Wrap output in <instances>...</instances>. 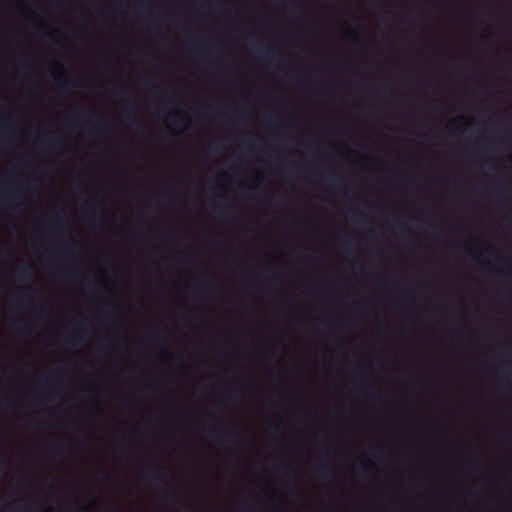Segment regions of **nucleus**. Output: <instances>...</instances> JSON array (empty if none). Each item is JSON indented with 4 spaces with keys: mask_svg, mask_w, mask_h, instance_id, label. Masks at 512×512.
Returning <instances> with one entry per match:
<instances>
[{
    "mask_svg": "<svg viewBox=\"0 0 512 512\" xmlns=\"http://www.w3.org/2000/svg\"><path fill=\"white\" fill-rule=\"evenodd\" d=\"M316 472H317V475L321 479H324V480L330 479L332 477L331 469L327 465H325V464L320 465L319 467H317Z\"/></svg>",
    "mask_w": 512,
    "mask_h": 512,
    "instance_id": "16",
    "label": "nucleus"
},
{
    "mask_svg": "<svg viewBox=\"0 0 512 512\" xmlns=\"http://www.w3.org/2000/svg\"><path fill=\"white\" fill-rule=\"evenodd\" d=\"M156 200L158 203L165 205L168 203L169 198L166 195H161V196L157 197Z\"/></svg>",
    "mask_w": 512,
    "mask_h": 512,
    "instance_id": "26",
    "label": "nucleus"
},
{
    "mask_svg": "<svg viewBox=\"0 0 512 512\" xmlns=\"http://www.w3.org/2000/svg\"><path fill=\"white\" fill-rule=\"evenodd\" d=\"M219 149H220L219 145L218 144H214L213 146L210 147L209 150L214 153V152H218Z\"/></svg>",
    "mask_w": 512,
    "mask_h": 512,
    "instance_id": "32",
    "label": "nucleus"
},
{
    "mask_svg": "<svg viewBox=\"0 0 512 512\" xmlns=\"http://www.w3.org/2000/svg\"><path fill=\"white\" fill-rule=\"evenodd\" d=\"M17 278L21 282H30L33 279L32 267L29 264H24L17 271Z\"/></svg>",
    "mask_w": 512,
    "mask_h": 512,
    "instance_id": "11",
    "label": "nucleus"
},
{
    "mask_svg": "<svg viewBox=\"0 0 512 512\" xmlns=\"http://www.w3.org/2000/svg\"><path fill=\"white\" fill-rule=\"evenodd\" d=\"M241 512H255V511L250 508L248 509V507L246 505H243L241 507Z\"/></svg>",
    "mask_w": 512,
    "mask_h": 512,
    "instance_id": "34",
    "label": "nucleus"
},
{
    "mask_svg": "<svg viewBox=\"0 0 512 512\" xmlns=\"http://www.w3.org/2000/svg\"><path fill=\"white\" fill-rule=\"evenodd\" d=\"M86 193H88V188H87V186H84V185H83V186H81V187H80V196H82L83 194H86Z\"/></svg>",
    "mask_w": 512,
    "mask_h": 512,
    "instance_id": "31",
    "label": "nucleus"
},
{
    "mask_svg": "<svg viewBox=\"0 0 512 512\" xmlns=\"http://www.w3.org/2000/svg\"><path fill=\"white\" fill-rule=\"evenodd\" d=\"M85 287H86L87 292H89V293H95L99 289L98 283L93 279L88 280L86 282Z\"/></svg>",
    "mask_w": 512,
    "mask_h": 512,
    "instance_id": "18",
    "label": "nucleus"
},
{
    "mask_svg": "<svg viewBox=\"0 0 512 512\" xmlns=\"http://www.w3.org/2000/svg\"><path fill=\"white\" fill-rule=\"evenodd\" d=\"M5 402L10 403L11 401L9 398H5Z\"/></svg>",
    "mask_w": 512,
    "mask_h": 512,
    "instance_id": "46",
    "label": "nucleus"
},
{
    "mask_svg": "<svg viewBox=\"0 0 512 512\" xmlns=\"http://www.w3.org/2000/svg\"><path fill=\"white\" fill-rule=\"evenodd\" d=\"M153 266L157 269L163 268V265L159 261L153 262Z\"/></svg>",
    "mask_w": 512,
    "mask_h": 512,
    "instance_id": "36",
    "label": "nucleus"
},
{
    "mask_svg": "<svg viewBox=\"0 0 512 512\" xmlns=\"http://www.w3.org/2000/svg\"><path fill=\"white\" fill-rule=\"evenodd\" d=\"M53 219L58 227L67 230L66 211L63 208L53 215Z\"/></svg>",
    "mask_w": 512,
    "mask_h": 512,
    "instance_id": "13",
    "label": "nucleus"
},
{
    "mask_svg": "<svg viewBox=\"0 0 512 512\" xmlns=\"http://www.w3.org/2000/svg\"><path fill=\"white\" fill-rule=\"evenodd\" d=\"M154 512H159L158 510H155Z\"/></svg>",
    "mask_w": 512,
    "mask_h": 512,
    "instance_id": "48",
    "label": "nucleus"
},
{
    "mask_svg": "<svg viewBox=\"0 0 512 512\" xmlns=\"http://www.w3.org/2000/svg\"><path fill=\"white\" fill-rule=\"evenodd\" d=\"M150 343L155 347H160L165 352L164 355H168L171 357H175L177 354H174L172 350L165 344L166 342V335L163 331H158L153 333L149 337Z\"/></svg>",
    "mask_w": 512,
    "mask_h": 512,
    "instance_id": "7",
    "label": "nucleus"
},
{
    "mask_svg": "<svg viewBox=\"0 0 512 512\" xmlns=\"http://www.w3.org/2000/svg\"><path fill=\"white\" fill-rule=\"evenodd\" d=\"M63 248L69 252V253H77V249L75 247V243L74 241L71 239V238H67L64 242H63Z\"/></svg>",
    "mask_w": 512,
    "mask_h": 512,
    "instance_id": "17",
    "label": "nucleus"
},
{
    "mask_svg": "<svg viewBox=\"0 0 512 512\" xmlns=\"http://www.w3.org/2000/svg\"><path fill=\"white\" fill-rule=\"evenodd\" d=\"M53 452L57 454H61L64 450V444L63 442H58L52 445Z\"/></svg>",
    "mask_w": 512,
    "mask_h": 512,
    "instance_id": "23",
    "label": "nucleus"
},
{
    "mask_svg": "<svg viewBox=\"0 0 512 512\" xmlns=\"http://www.w3.org/2000/svg\"><path fill=\"white\" fill-rule=\"evenodd\" d=\"M250 51L254 53L259 59L269 64L277 58L276 53L270 48L262 47L254 42L250 43Z\"/></svg>",
    "mask_w": 512,
    "mask_h": 512,
    "instance_id": "6",
    "label": "nucleus"
},
{
    "mask_svg": "<svg viewBox=\"0 0 512 512\" xmlns=\"http://www.w3.org/2000/svg\"><path fill=\"white\" fill-rule=\"evenodd\" d=\"M5 110H6V106L0 105V111H5Z\"/></svg>",
    "mask_w": 512,
    "mask_h": 512,
    "instance_id": "43",
    "label": "nucleus"
},
{
    "mask_svg": "<svg viewBox=\"0 0 512 512\" xmlns=\"http://www.w3.org/2000/svg\"><path fill=\"white\" fill-rule=\"evenodd\" d=\"M132 58V34L130 33V59ZM132 61L130 60V63ZM135 124V114H134V104H133V95L132 90L130 89V132L132 131Z\"/></svg>",
    "mask_w": 512,
    "mask_h": 512,
    "instance_id": "14",
    "label": "nucleus"
},
{
    "mask_svg": "<svg viewBox=\"0 0 512 512\" xmlns=\"http://www.w3.org/2000/svg\"><path fill=\"white\" fill-rule=\"evenodd\" d=\"M67 123L91 135L99 132L104 126L103 118L90 107L75 108Z\"/></svg>",
    "mask_w": 512,
    "mask_h": 512,
    "instance_id": "3",
    "label": "nucleus"
},
{
    "mask_svg": "<svg viewBox=\"0 0 512 512\" xmlns=\"http://www.w3.org/2000/svg\"><path fill=\"white\" fill-rule=\"evenodd\" d=\"M15 331L19 335H25L27 333V325L20 323L15 326Z\"/></svg>",
    "mask_w": 512,
    "mask_h": 512,
    "instance_id": "22",
    "label": "nucleus"
},
{
    "mask_svg": "<svg viewBox=\"0 0 512 512\" xmlns=\"http://www.w3.org/2000/svg\"><path fill=\"white\" fill-rule=\"evenodd\" d=\"M275 469H276L277 472H284L285 471V468H284L283 465H276Z\"/></svg>",
    "mask_w": 512,
    "mask_h": 512,
    "instance_id": "35",
    "label": "nucleus"
},
{
    "mask_svg": "<svg viewBox=\"0 0 512 512\" xmlns=\"http://www.w3.org/2000/svg\"><path fill=\"white\" fill-rule=\"evenodd\" d=\"M87 1L90 2L91 4H94L97 8H99L101 5V0H87Z\"/></svg>",
    "mask_w": 512,
    "mask_h": 512,
    "instance_id": "30",
    "label": "nucleus"
},
{
    "mask_svg": "<svg viewBox=\"0 0 512 512\" xmlns=\"http://www.w3.org/2000/svg\"><path fill=\"white\" fill-rule=\"evenodd\" d=\"M272 403L275 404V405L278 404V398L277 397H273L272 398Z\"/></svg>",
    "mask_w": 512,
    "mask_h": 512,
    "instance_id": "39",
    "label": "nucleus"
},
{
    "mask_svg": "<svg viewBox=\"0 0 512 512\" xmlns=\"http://www.w3.org/2000/svg\"><path fill=\"white\" fill-rule=\"evenodd\" d=\"M121 439L120 457L122 470L123 509L128 512V311H121Z\"/></svg>",
    "mask_w": 512,
    "mask_h": 512,
    "instance_id": "1",
    "label": "nucleus"
},
{
    "mask_svg": "<svg viewBox=\"0 0 512 512\" xmlns=\"http://www.w3.org/2000/svg\"><path fill=\"white\" fill-rule=\"evenodd\" d=\"M419 229L426 232V227L420 226Z\"/></svg>",
    "mask_w": 512,
    "mask_h": 512,
    "instance_id": "45",
    "label": "nucleus"
},
{
    "mask_svg": "<svg viewBox=\"0 0 512 512\" xmlns=\"http://www.w3.org/2000/svg\"><path fill=\"white\" fill-rule=\"evenodd\" d=\"M150 15L152 16L151 25L154 29L158 28L160 23L161 10L158 6H153L150 11Z\"/></svg>",
    "mask_w": 512,
    "mask_h": 512,
    "instance_id": "15",
    "label": "nucleus"
},
{
    "mask_svg": "<svg viewBox=\"0 0 512 512\" xmlns=\"http://www.w3.org/2000/svg\"><path fill=\"white\" fill-rule=\"evenodd\" d=\"M161 422V415L158 412H155L151 415L149 419V423L152 425V427L155 429Z\"/></svg>",
    "mask_w": 512,
    "mask_h": 512,
    "instance_id": "19",
    "label": "nucleus"
},
{
    "mask_svg": "<svg viewBox=\"0 0 512 512\" xmlns=\"http://www.w3.org/2000/svg\"><path fill=\"white\" fill-rule=\"evenodd\" d=\"M211 6L216 8L218 11H222L223 10V4L221 2L212 3Z\"/></svg>",
    "mask_w": 512,
    "mask_h": 512,
    "instance_id": "28",
    "label": "nucleus"
},
{
    "mask_svg": "<svg viewBox=\"0 0 512 512\" xmlns=\"http://www.w3.org/2000/svg\"><path fill=\"white\" fill-rule=\"evenodd\" d=\"M506 354L509 355V356H512V349L507 350Z\"/></svg>",
    "mask_w": 512,
    "mask_h": 512,
    "instance_id": "41",
    "label": "nucleus"
},
{
    "mask_svg": "<svg viewBox=\"0 0 512 512\" xmlns=\"http://www.w3.org/2000/svg\"><path fill=\"white\" fill-rule=\"evenodd\" d=\"M45 37H46V38H52V34H51V33H46V34H45Z\"/></svg>",
    "mask_w": 512,
    "mask_h": 512,
    "instance_id": "44",
    "label": "nucleus"
},
{
    "mask_svg": "<svg viewBox=\"0 0 512 512\" xmlns=\"http://www.w3.org/2000/svg\"><path fill=\"white\" fill-rule=\"evenodd\" d=\"M79 328L81 329L82 333L80 337L76 341H70L69 338H66V343L72 345V346H78L81 343L87 342L89 339V333L91 331V326L86 322H80L78 323Z\"/></svg>",
    "mask_w": 512,
    "mask_h": 512,
    "instance_id": "10",
    "label": "nucleus"
},
{
    "mask_svg": "<svg viewBox=\"0 0 512 512\" xmlns=\"http://www.w3.org/2000/svg\"><path fill=\"white\" fill-rule=\"evenodd\" d=\"M30 299V296H20L18 297L17 301L19 304H25Z\"/></svg>",
    "mask_w": 512,
    "mask_h": 512,
    "instance_id": "27",
    "label": "nucleus"
},
{
    "mask_svg": "<svg viewBox=\"0 0 512 512\" xmlns=\"http://www.w3.org/2000/svg\"><path fill=\"white\" fill-rule=\"evenodd\" d=\"M62 144V140L55 134L47 136L40 143L41 148L47 152L56 151L58 148L62 147Z\"/></svg>",
    "mask_w": 512,
    "mask_h": 512,
    "instance_id": "9",
    "label": "nucleus"
},
{
    "mask_svg": "<svg viewBox=\"0 0 512 512\" xmlns=\"http://www.w3.org/2000/svg\"><path fill=\"white\" fill-rule=\"evenodd\" d=\"M88 208L87 221L90 225L94 226L100 218V206L98 201L91 199L86 202Z\"/></svg>",
    "mask_w": 512,
    "mask_h": 512,
    "instance_id": "8",
    "label": "nucleus"
},
{
    "mask_svg": "<svg viewBox=\"0 0 512 512\" xmlns=\"http://www.w3.org/2000/svg\"><path fill=\"white\" fill-rule=\"evenodd\" d=\"M484 148L486 150H492L493 147H492V145L489 144V145H485Z\"/></svg>",
    "mask_w": 512,
    "mask_h": 512,
    "instance_id": "40",
    "label": "nucleus"
},
{
    "mask_svg": "<svg viewBox=\"0 0 512 512\" xmlns=\"http://www.w3.org/2000/svg\"><path fill=\"white\" fill-rule=\"evenodd\" d=\"M203 286H204V288H206V289H208L210 291H214L218 287L216 282L213 279H211V278L205 279L204 282H203Z\"/></svg>",
    "mask_w": 512,
    "mask_h": 512,
    "instance_id": "20",
    "label": "nucleus"
},
{
    "mask_svg": "<svg viewBox=\"0 0 512 512\" xmlns=\"http://www.w3.org/2000/svg\"><path fill=\"white\" fill-rule=\"evenodd\" d=\"M265 121L268 123H272V122H274V119L270 115H266Z\"/></svg>",
    "mask_w": 512,
    "mask_h": 512,
    "instance_id": "37",
    "label": "nucleus"
},
{
    "mask_svg": "<svg viewBox=\"0 0 512 512\" xmlns=\"http://www.w3.org/2000/svg\"><path fill=\"white\" fill-rule=\"evenodd\" d=\"M368 471H369V470H368V468H367L366 466H365V467H363V469H362V472H363V473H368Z\"/></svg>",
    "mask_w": 512,
    "mask_h": 512,
    "instance_id": "42",
    "label": "nucleus"
},
{
    "mask_svg": "<svg viewBox=\"0 0 512 512\" xmlns=\"http://www.w3.org/2000/svg\"><path fill=\"white\" fill-rule=\"evenodd\" d=\"M208 434L211 438L225 446H233L244 442L242 431L238 427H232L223 432L215 429L213 426H209Z\"/></svg>",
    "mask_w": 512,
    "mask_h": 512,
    "instance_id": "5",
    "label": "nucleus"
},
{
    "mask_svg": "<svg viewBox=\"0 0 512 512\" xmlns=\"http://www.w3.org/2000/svg\"><path fill=\"white\" fill-rule=\"evenodd\" d=\"M142 477L144 484L153 492L162 496L171 493V473L166 467L151 463L145 467Z\"/></svg>",
    "mask_w": 512,
    "mask_h": 512,
    "instance_id": "2",
    "label": "nucleus"
},
{
    "mask_svg": "<svg viewBox=\"0 0 512 512\" xmlns=\"http://www.w3.org/2000/svg\"><path fill=\"white\" fill-rule=\"evenodd\" d=\"M20 198V191L19 189L13 193V194H6L1 193L0 194V206L1 207H10L16 199Z\"/></svg>",
    "mask_w": 512,
    "mask_h": 512,
    "instance_id": "12",
    "label": "nucleus"
},
{
    "mask_svg": "<svg viewBox=\"0 0 512 512\" xmlns=\"http://www.w3.org/2000/svg\"><path fill=\"white\" fill-rule=\"evenodd\" d=\"M72 84L73 82L71 81V79L66 78L64 82L59 84V89L61 91H67L72 86Z\"/></svg>",
    "mask_w": 512,
    "mask_h": 512,
    "instance_id": "21",
    "label": "nucleus"
},
{
    "mask_svg": "<svg viewBox=\"0 0 512 512\" xmlns=\"http://www.w3.org/2000/svg\"><path fill=\"white\" fill-rule=\"evenodd\" d=\"M327 183L331 186H336L339 183V181L334 175H329L327 177Z\"/></svg>",
    "mask_w": 512,
    "mask_h": 512,
    "instance_id": "24",
    "label": "nucleus"
},
{
    "mask_svg": "<svg viewBox=\"0 0 512 512\" xmlns=\"http://www.w3.org/2000/svg\"><path fill=\"white\" fill-rule=\"evenodd\" d=\"M7 461L3 455H0V468L2 469L6 465Z\"/></svg>",
    "mask_w": 512,
    "mask_h": 512,
    "instance_id": "29",
    "label": "nucleus"
},
{
    "mask_svg": "<svg viewBox=\"0 0 512 512\" xmlns=\"http://www.w3.org/2000/svg\"><path fill=\"white\" fill-rule=\"evenodd\" d=\"M375 453H376L377 458H381V457H382V453H381V451H380V450H378V449H377V450L375 451Z\"/></svg>",
    "mask_w": 512,
    "mask_h": 512,
    "instance_id": "38",
    "label": "nucleus"
},
{
    "mask_svg": "<svg viewBox=\"0 0 512 512\" xmlns=\"http://www.w3.org/2000/svg\"><path fill=\"white\" fill-rule=\"evenodd\" d=\"M165 91H166V90H165L164 88H162V87H157V88H155V89L153 90V95H154L155 97H158V96L163 95V94L165 93Z\"/></svg>",
    "mask_w": 512,
    "mask_h": 512,
    "instance_id": "25",
    "label": "nucleus"
},
{
    "mask_svg": "<svg viewBox=\"0 0 512 512\" xmlns=\"http://www.w3.org/2000/svg\"><path fill=\"white\" fill-rule=\"evenodd\" d=\"M79 512H88L87 510H80Z\"/></svg>",
    "mask_w": 512,
    "mask_h": 512,
    "instance_id": "47",
    "label": "nucleus"
},
{
    "mask_svg": "<svg viewBox=\"0 0 512 512\" xmlns=\"http://www.w3.org/2000/svg\"><path fill=\"white\" fill-rule=\"evenodd\" d=\"M11 135H12L11 130H5V131L3 132V137H4L5 139H8Z\"/></svg>",
    "mask_w": 512,
    "mask_h": 512,
    "instance_id": "33",
    "label": "nucleus"
},
{
    "mask_svg": "<svg viewBox=\"0 0 512 512\" xmlns=\"http://www.w3.org/2000/svg\"><path fill=\"white\" fill-rule=\"evenodd\" d=\"M134 305H130V349L132 348V313H133ZM136 354H132L130 351V512H138L135 509V501H134V485L132 479V459H133V439H132V426H133V401H132V380L134 374V356Z\"/></svg>",
    "mask_w": 512,
    "mask_h": 512,
    "instance_id": "4",
    "label": "nucleus"
}]
</instances>
